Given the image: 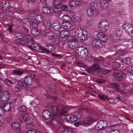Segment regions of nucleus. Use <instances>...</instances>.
<instances>
[{
  "instance_id": "nucleus-1",
  "label": "nucleus",
  "mask_w": 133,
  "mask_h": 133,
  "mask_svg": "<svg viewBox=\"0 0 133 133\" xmlns=\"http://www.w3.org/2000/svg\"><path fill=\"white\" fill-rule=\"evenodd\" d=\"M107 123L105 121L100 120L98 121L95 125V130L98 131L97 133H107L106 127Z\"/></svg>"
},
{
  "instance_id": "nucleus-2",
  "label": "nucleus",
  "mask_w": 133,
  "mask_h": 133,
  "mask_svg": "<svg viewBox=\"0 0 133 133\" xmlns=\"http://www.w3.org/2000/svg\"><path fill=\"white\" fill-rule=\"evenodd\" d=\"M19 120L20 121L26 123V128H32L33 126L32 123L33 120L31 116H29L26 117V115L22 114L19 117Z\"/></svg>"
},
{
  "instance_id": "nucleus-3",
  "label": "nucleus",
  "mask_w": 133,
  "mask_h": 133,
  "mask_svg": "<svg viewBox=\"0 0 133 133\" xmlns=\"http://www.w3.org/2000/svg\"><path fill=\"white\" fill-rule=\"evenodd\" d=\"M62 21L61 25L62 28L65 29H69L71 27V17L67 15L63 16L62 18Z\"/></svg>"
},
{
  "instance_id": "nucleus-4",
  "label": "nucleus",
  "mask_w": 133,
  "mask_h": 133,
  "mask_svg": "<svg viewBox=\"0 0 133 133\" xmlns=\"http://www.w3.org/2000/svg\"><path fill=\"white\" fill-rule=\"evenodd\" d=\"M81 115V113L77 112L74 115L70 114L65 115L64 116V118L66 121L74 122L77 121L80 118Z\"/></svg>"
},
{
  "instance_id": "nucleus-5",
  "label": "nucleus",
  "mask_w": 133,
  "mask_h": 133,
  "mask_svg": "<svg viewBox=\"0 0 133 133\" xmlns=\"http://www.w3.org/2000/svg\"><path fill=\"white\" fill-rule=\"evenodd\" d=\"M76 55L80 57H85L88 54L87 49L83 46H79L76 48Z\"/></svg>"
},
{
  "instance_id": "nucleus-6",
  "label": "nucleus",
  "mask_w": 133,
  "mask_h": 133,
  "mask_svg": "<svg viewBox=\"0 0 133 133\" xmlns=\"http://www.w3.org/2000/svg\"><path fill=\"white\" fill-rule=\"evenodd\" d=\"M37 78V77L35 75H30L24 77V82L26 86V85L31 84L33 81L36 80Z\"/></svg>"
},
{
  "instance_id": "nucleus-7",
  "label": "nucleus",
  "mask_w": 133,
  "mask_h": 133,
  "mask_svg": "<svg viewBox=\"0 0 133 133\" xmlns=\"http://www.w3.org/2000/svg\"><path fill=\"white\" fill-rule=\"evenodd\" d=\"M108 23L106 21L103 20L101 21L98 25L99 30L101 31H106L108 28Z\"/></svg>"
},
{
  "instance_id": "nucleus-8",
  "label": "nucleus",
  "mask_w": 133,
  "mask_h": 133,
  "mask_svg": "<svg viewBox=\"0 0 133 133\" xmlns=\"http://www.w3.org/2000/svg\"><path fill=\"white\" fill-rule=\"evenodd\" d=\"M95 121L94 118L88 117L85 119L82 122V125L88 127L89 126Z\"/></svg>"
},
{
  "instance_id": "nucleus-9",
  "label": "nucleus",
  "mask_w": 133,
  "mask_h": 133,
  "mask_svg": "<svg viewBox=\"0 0 133 133\" xmlns=\"http://www.w3.org/2000/svg\"><path fill=\"white\" fill-rule=\"evenodd\" d=\"M9 97L8 92L6 91L3 92L2 94L0 96V100L2 102L5 103L8 101Z\"/></svg>"
},
{
  "instance_id": "nucleus-10",
  "label": "nucleus",
  "mask_w": 133,
  "mask_h": 133,
  "mask_svg": "<svg viewBox=\"0 0 133 133\" xmlns=\"http://www.w3.org/2000/svg\"><path fill=\"white\" fill-rule=\"evenodd\" d=\"M53 3L54 5L52 7V11L53 12L56 13L55 9L57 10L58 8L61 7L62 4V1L61 0H55L53 1Z\"/></svg>"
},
{
  "instance_id": "nucleus-11",
  "label": "nucleus",
  "mask_w": 133,
  "mask_h": 133,
  "mask_svg": "<svg viewBox=\"0 0 133 133\" xmlns=\"http://www.w3.org/2000/svg\"><path fill=\"white\" fill-rule=\"evenodd\" d=\"M111 85L117 91L120 93L121 95L125 94L126 92L125 91H122L120 89H121L119 85L116 83H111Z\"/></svg>"
},
{
  "instance_id": "nucleus-12",
  "label": "nucleus",
  "mask_w": 133,
  "mask_h": 133,
  "mask_svg": "<svg viewBox=\"0 0 133 133\" xmlns=\"http://www.w3.org/2000/svg\"><path fill=\"white\" fill-rule=\"evenodd\" d=\"M98 37L102 43H104L108 41V37L107 36L102 32H100L98 34Z\"/></svg>"
},
{
  "instance_id": "nucleus-13",
  "label": "nucleus",
  "mask_w": 133,
  "mask_h": 133,
  "mask_svg": "<svg viewBox=\"0 0 133 133\" xmlns=\"http://www.w3.org/2000/svg\"><path fill=\"white\" fill-rule=\"evenodd\" d=\"M3 10L6 11H9L10 6L8 2L5 0H3L1 4Z\"/></svg>"
},
{
  "instance_id": "nucleus-14",
  "label": "nucleus",
  "mask_w": 133,
  "mask_h": 133,
  "mask_svg": "<svg viewBox=\"0 0 133 133\" xmlns=\"http://www.w3.org/2000/svg\"><path fill=\"white\" fill-rule=\"evenodd\" d=\"M43 26L44 30L50 29L51 26L50 21L48 20H44L43 22Z\"/></svg>"
},
{
  "instance_id": "nucleus-15",
  "label": "nucleus",
  "mask_w": 133,
  "mask_h": 133,
  "mask_svg": "<svg viewBox=\"0 0 133 133\" xmlns=\"http://www.w3.org/2000/svg\"><path fill=\"white\" fill-rule=\"evenodd\" d=\"M13 107V105L11 103L8 102L3 106L2 110L4 111L8 112Z\"/></svg>"
},
{
  "instance_id": "nucleus-16",
  "label": "nucleus",
  "mask_w": 133,
  "mask_h": 133,
  "mask_svg": "<svg viewBox=\"0 0 133 133\" xmlns=\"http://www.w3.org/2000/svg\"><path fill=\"white\" fill-rule=\"evenodd\" d=\"M58 106H57L56 107L51 105H50L48 106V108L50 109L52 112L53 116H55L58 112V108H57Z\"/></svg>"
},
{
  "instance_id": "nucleus-17",
  "label": "nucleus",
  "mask_w": 133,
  "mask_h": 133,
  "mask_svg": "<svg viewBox=\"0 0 133 133\" xmlns=\"http://www.w3.org/2000/svg\"><path fill=\"white\" fill-rule=\"evenodd\" d=\"M28 47L31 50L34 51H36L39 50L40 48L38 44L34 42L33 44L28 45Z\"/></svg>"
},
{
  "instance_id": "nucleus-18",
  "label": "nucleus",
  "mask_w": 133,
  "mask_h": 133,
  "mask_svg": "<svg viewBox=\"0 0 133 133\" xmlns=\"http://www.w3.org/2000/svg\"><path fill=\"white\" fill-rule=\"evenodd\" d=\"M92 45L97 48L98 47H101L102 46V44L101 42L98 39H94L91 41Z\"/></svg>"
},
{
  "instance_id": "nucleus-19",
  "label": "nucleus",
  "mask_w": 133,
  "mask_h": 133,
  "mask_svg": "<svg viewBox=\"0 0 133 133\" xmlns=\"http://www.w3.org/2000/svg\"><path fill=\"white\" fill-rule=\"evenodd\" d=\"M126 76V75L123 72L119 71L116 76L117 79L119 81H121L124 79Z\"/></svg>"
},
{
  "instance_id": "nucleus-20",
  "label": "nucleus",
  "mask_w": 133,
  "mask_h": 133,
  "mask_svg": "<svg viewBox=\"0 0 133 133\" xmlns=\"http://www.w3.org/2000/svg\"><path fill=\"white\" fill-rule=\"evenodd\" d=\"M52 45L50 44H47L44 48L43 49V50L44 52L49 54L52 51Z\"/></svg>"
},
{
  "instance_id": "nucleus-21",
  "label": "nucleus",
  "mask_w": 133,
  "mask_h": 133,
  "mask_svg": "<svg viewBox=\"0 0 133 133\" xmlns=\"http://www.w3.org/2000/svg\"><path fill=\"white\" fill-rule=\"evenodd\" d=\"M52 25L53 28L55 31H60L61 29V27L60 25L57 21H55L54 22Z\"/></svg>"
},
{
  "instance_id": "nucleus-22",
  "label": "nucleus",
  "mask_w": 133,
  "mask_h": 133,
  "mask_svg": "<svg viewBox=\"0 0 133 133\" xmlns=\"http://www.w3.org/2000/svg\"><path fill=\"white\" fill-rule=\"evenodd\" d=\"M11 125L13 129L16 130L18 132H20L21 127L19 123L17 122H14L11 124Z\"/></svg>"
},
{
  "instance_id": "nucleus-23",
  "label": "nucleus",
  "mask_w": 133,
  "mask_h": 133,
  "mask_svg": "<svg viewBox=\"0 0 133 133\" xmlns=\"http://www.w3.org/2000/svg\"><path fill=\"white\" fill-rule=\"evenodd\" d=\"M98 97L102 100H104L106 99H108L109 102L110 103H112L114 102L113 100L112 99H108V97L107 96L104 95L102 94L98 95Z\"/></svg>"
},
{
  "instance_id": "nucleus-24",
  "label": "nucleus",
  "mask_w": 133,
  "mask_h": 133,
  "mask_svg": "<svg viewBox=\"0 0 133 133\" xmlns=\"http://www.w3.org/2000/svg\"><path fill=\"white\" fill-rule=\"evenodd\" d=\"M87 33L85 30L84 29L82 30V33L79 39L81 41L85 40L87 38Z\"/></svg>"
},
{
  "instance_id": "nucleus-25",
  "label": "nucleus",
  "mask_w": 133,
  "mask_h": 133,
  "mask_svg": "<svg viewBox=\"0 0 133 133\" xmlns=\"http://www.w3.org/2000/svg\"><path fill=\"white\" fill-rule=\"evenodd\" d=\"M61 130L63 133H72V129L70 127H64L62 128Z\"/></svg>"
},
{
  "instance_id": "nucleus-26",
  "label": "nucleus",
  "mask_w": 133,
  "mask_h": 133,
  "mask_svg": "<svg viewBox=\"0 0 133 133\" xmlns=\"http://www.w3.org/2000/svg\"><path fill=\"white\" fill-rule=\"evenodd\" d=\"M42 115L43 118L48 119L50 116V113L48 111L45 110L42 112Z\"/></svg>"
},
{
  "instance_id": "nucleus-27",
  "label": "nucleus",
  "mask_w": 133,
  "mask_h": 133,
  "mask_svg": "<svg viewBox=\"0 0 133 133\" xmlns=\"http://www.w3.org/2000/svg\"><path fill=\"white\" fill-rule=\"evenodd\" d=\"M68 10V8L67 6L66 5H63L62 4L61 5V7L60 6L59 8H58L57 10L55 9L56 13H59L61 10L64 11H66Z\"/></svg>"
},
{
  "instance_id": "nucleus-28",
  "label": "nucleus",
  "mask_w": 133,
  "mask_h": 133,
  "mask_svg": "<svg viewBox=\"0 0 133 133\" xmlns=\"http://www.w3.org/2000/svg\"><path fill=\"white\" fill-rule=\"evenodd\" d=\"M125 52L123 50H120L118 52L116 53L114 55L116 58H122Z\"/></svg>"
},
{
  "instance_id": "nucleus-29",
  "label": "nucleus",
  "mask_w": 133,
  "mask_h": 133,
  "mask_svg": "<svg viewBox=\"0 0 133 133\" xmlns=\"http://www.w3.org/2000/svg\"><path fill=\"white\" fill-rule=\"evenodd\" d=\"M69 32L68 31L63 30L61 31L59 33V36L62 37H68L69 35Z\"/></svg>"
},
{
  "instance_id": "nucleus-30",
  "label": "nucleus",
  "mask_w": 133,
  "mask_h": 133,
  "mask_svg": "<svg viewBox=\"0 0 133 133\" xmlns=\"http://www.w3.org/2000/svg\"><path fill=\"white\" fill-rule=\"evenodd\" d=\"M39 23L32 19L30 23V26L31 27L33 28H37L38 26V23Z\"/></svg>"
},
{
  "instance_id": "nucleus-31",
  "label": "nucleus",
  "mask_w": 133,
  "mask_h": 133,
  "mask_svg": "<svg viewBox=\"0 0 133 133\" xmlns=\"http://www.w3.org/2000/svg\"><path fill=\"white\" fill-rule=\"evenodd\" d=\"M45 35L47 38L51 39L54 36V34L52 32L50 31L45 33Z\"/></svg>"
},
{
  "instance_id": "nucleus-32",
  "label": "nucleus",
  "mask_w": 133,
  "mask_h": 133,
  "mask_svg": "<svg viewBox=\"0 0 133 133\" xmlns=\"http://www.w3.org/2000/svg\"><path fill=\"white\" fill-rule=\"evenodd\" d=\"M67 40L69 42H76L77 41V40L76 38L72 36L69 35L67 37Z\"/></svg>"
},
{
  "instance_id": "nucleus-33",
  "label": "nucleus",
  "mask_w": 133,
  "mask_h": 133,
  "mask_svg": "<svg viewBox=\"0 0 133 133\" xmlns=\"http://www.w3.org/2000/svg\"><path fill=\"white\" fill-rule=\"evenodd\" d=\"M12 72L14 75L19 76L22 75L23 72V71L22 70H14L12 71Z\"/></svg>"
},
{
  "instance_id": "nucleus-34",
  "label": "nucleus",
  "mask_w": 133,
  "mask_h": 133,
  "mask_svg": "<svg viewBox=\"0 0 133 133\" xmlns=\"http://www.w3.org/2000/svg\"><path fill=\"white\" fill-rule=\"evenodd\" d=\"M43 17H42L39 15H36L34 16V18L33 19L35 21L40 23V22L42 21L43 19Z\"/></svg>"
},
{
  "instance_id": "nucleus-35",
  "label": "nucleus",
  "mask_w": 133,
  "mask_h": 133,
  "mask_svg": "<svg viewBox=\"0 0 133 133\" xmlns=\"http://www.w3.org/2000/svg\"><path fill=\"white\" fill-rule=\"evenodd\" d=\"M82 33V31L81 29H80L79 30H77L74 32V35L75 36L78 38V39L80 38Z\"/></svg>"
},
{
  "instance_id": "nucleus-36",
  "label": "nucleus",
  "mask_w": 133,
  "mask_h": 133,
  "mask_svg": "<svg viewBox=\"0 0 133 133\" xmlns=\"http://www.w3.org/2000/svg\"><path fill=\"white\" fill-rule=\"evenodd\" d=\"M92 67L94 71H96L97 72H99L101 69L99 66L97 64H94Z\"/></svg>"
},
{
  "instance_id": "nucleus-37",
  "label": "nucleus",
  "mask_w": 133,
  "mask_h": 133,
  "mask_svg": "<svg viewBox=\"0 0 133 133\" xmlns=\"http://www.w3.org/2000/svg\"><path fill=\"white\" fill-rule=\"evenodd\" d=\"M89 8H91L94 10L96 11L98 9L97 4L94 2H92L91 3Z\"/></svg>"
},
{
  "instance_id": "nucleus-38",
  "label": "nucleus",
  "mask_w": 133,
  "mask_h": 133,
  "mask_svg": "<svg viewBox=\"0 0 133 133\" xmlns=\"http://www.w3.org/2000/svg\"><path fill=\"white\" fill-rule=\"evenodd\" d=\"M25 41H26V43L28 44V45L32 44H33V42H35L34 40L30 37L27 38L25 39Z\"/></svg>"
},
{
  "instance_id": "nucleus-39",
  "label": "nucleus",
  "mask_w": 133,
  "mask_h": 133,
  "mask_svg": "<svg viewBox=\"0 0 133 133\" xmlns=\"http://www.w3.org/2000/svg\"><path fill=\"white\" fill-rule=\"evenodd\" d=\"M42 11L45 13L49 14L50 12V10L48 6H44L42 9Z\"/></svg>"
},
{
  "instance_id": "nucleus-40",
  "label": "nucleus",
  "mask_w": 133,
  "mask_h": 133,
  "mask_svg": "<svg viewBox=\"0 0 133 133\" xmlns=\"http://www.w3.org/2000/svg\"><path fill=\"white\" fill-rule=\"evenodd\" d=\"M17 85L18 87L20 88L21 89H23V88H25L26 87V84L24 82H23L21 81L18 82Z\"/></svg>"
},
{
  "instance_id": "nucleus-41",
  "label": "nucleus",
  "mask_w": 133,
  "mask_h": 133,
  "mask_svg": "<svg viewBox=\"0 0 133 133\" xmlns=\"http://www.w3.org/2000/svg\"><path fill=\"white\" fill-rule=\"evenodd\" d=\"M31 33L33 36H36L39 35V32L36 29L33 28L31 29Z\"/></svg>"
},
{
  "instance_id": "nucleus-42",
  "label": "nucleus",
  "mask_w": 133,
  "mask_h": 133,
  "mask_svg": "<svg viewBox=\"0 0 133 133\" xmlns=\"http://www.w3.org/2000/svg\"><path fill=\"white\" fill-rule=\"evenodd\" d=\"M52 43L56 46H58L60 43V39L58 38L54 39L52 40Z\"/></svg>"
},
{
  "instance_id": "nucleus-43",
  "label": "nucleus",
  "mask_w": 133,
  "mask_h": 133,
  "mask_svg": "<svg viewBox=\"0 0 133 133\" xmlns=\"http://www.w3.org/2000/svg\"><path fill=\"white\" fill-rule=\"evenodd\" d=\"M94 10L89 8L87 10V15L89 16H92L94 13Z\"/></svg>"
},
{
  "instance_id": "nucleus-44",
  "label": "nucleus",
  "mask_w": 133,
  "mask_h": 133,
  "mask_svg": "<svg viewBox=\"0 0 133 133\" xmlns=\"http://www.w3.org/2000/svg\"><path fill=\"white\" fill-rule=\"evenodd\" d=\"M75 6L79 7L82 4V2L81 0H75L74 1Z\"/></svg>"
},
{
  "instance_id": "nucleus-45",
  "label": "nucleus",
  "mask_w": 133,
  "mask_h": 133,
  "mask_svg": "<svg viewBox=\"0 0 133 133\" xmlns=\"http://www.w3.org/2000/svg\"><path fill=\"white\" fill-rule=\"evenodd\" d=\"M74 42H69L68 44V46L70 48L74 49L76 47V45Z\"/></svg>"
},
{
  "instance_id": "nucleus-46",
  "label": "nucleus",
  "mask_w": 133,
  "mask_h": 133,
  "mask_svg": "<svg viewBox=\"0 0 133 133\" xmlns=\"http://www.w3.org/2000/svg\"><path fill=\"white\" fill-rule=\"evenodd\" d=\"M15 35L16 37L19 39H22L23 37H26V36L23 34H21L19 33H17Z\"/></svg>"
},
{
  "instance_id": "nucleus-47",
  "label": "nucleus",
  "mask_w": 133,
  "mask_h": 133,
  "mask_svg": "<svg viewBox=\"0 0 133 133\" xmlns=\"http://www.w3.org/2000/svg\"><path fill=\"white\" fill-rule=\"evenodd\" d=\"M67 110V108L65 107L63 108L60 110L59 112V114L60 115H63L64 113L66 112Z\"/></svg>"
},
{
  "instance_id": "nucleus-48",
  "label": "nucleus",
  "mask_w": 133,
  "mask_h": 133,
  "mask_svg": "<svg viewBox=\"0 0 133 133\" xmlns=\"http://www.w3.org/2000/svg\"><path fill=\"white\" fill-rule=\"evenodd\" d=\"M18 109L21 111L25 112L26 110V107L24 105L20 106L18 108Z\"/></svg>"
},
{
  "instance_id": "nucleus-49",
  "label": "nucleus",
  "mask_w": 133,
  "mask_h": 133,
  "mask_svg": "<svg viewBox=\"0 0 133 133\" xmlns=\"http://www.w3.org/2000/svg\"><path fill=\"white\" fill-rule=\"evenodd\" d=\"M114 68H117L120 67V64L118 63L114 62L112 64Z\"/></svg>"
},
{
  "instance_id": "nucleus-50",
  "label": "nucleus",
  "mask_w": 133,
  "mask_h": 133,
  "mask_svg": "<svg viewBox=\"0 0 133 133\" xmlns=\"http://www.w3.org/2000/svg\"><path fill=\"white\" fill-rule=\"evenodd\" d=\"M126 70L129 72H131L133 71V67L131 65L129 66L126 68Z\"/></svg>"
},
{
  "instance_id": "nucleus-51",
  "label": "nucleus",
  "mask_w": 133,
  "mask_h": 133,
  "mask_svg": "<svg viewBox=\"0 0 133 133\" xmlns=\"http://www.w3.org/2000/svg\"><path fill=\"white\" fill-rule=\"evenodd\" d=\"M73 21L74 22H77L79 21L80 19L79 17L78 16H74L73 17Z\"/></svg>"
},
{
  "instance_id": "nucleus-52",
  "label": "nucleus",
  "mask_w": 133,
  "mask_h": 133,
  "mask_svg": "<svg viewBox=\"0 0 133 133\" xmlns=\"http://www.w3.org/2000/svg\"><path fill=\"white\" fill-rule=\"evenodd\" d=\"M77 64L78 66L80 67H84L85 66V65L84 63L81 62H77Z\"/></svg>"
},
{
  "instance_id": "nucleus-53",
  "label": "nucleus",
  "mask_w": 133,
  "mask_h": 133,
  "mask_svg": "<svg viewBox=\"0 0 133 133\" xmlns=\"http://www.w3.org/2000/svg\"><path fill=\"white\" fill-rule=\"evenodd\" d=\"M52 55L54 57H57L58 58L63 57L62 55L61 54H53Z\"/></svg>"
},
{
  "instance_id": "nucleus-54",
  "label": "nucleus",
  "mask_w": 133,
  "mask_h": 133,
  "mask_svg": "<svg viewBox=\"0 0 133 133\" xmlns=\"http://www.w3.org/2000/svg\"><path fill=\"white\" fill-rule=\"evenodd\" d=\"M80 125H82V121H79L78 122L74 123V125L76 127Z\"/></svg>"
},
{
  "instance_id": "nucleus-55",
  "label": "nucleus",
  "mask_w": 133,
  "mask_h": 133,
  "mask_svg": "<svg viewBox=\"0 0 133 133\" xmlns=\"http://www.w3.org/2000/svg\"><path fill=\"white\" fill-rule=\"evenodd\" d=\"M69 5L70 7H72V6H75L74 1H70L69 3Z\"/></svg>"
},
{
  "instance_id": "nucleus-56",
  "label": "nucleus",
  "mask_w": 133,
  "mask_h": 133,
  "mask_svg": "<svg viewBox=\"0 0 133 133\" xmlns=\"http://www.w3.org/2000/svg\"><path fill=\"white\" fill-rule=\"evenodd\" d=\"M121 31L118 29H117L115 30V33L117 37L121 35Z\"/></svg>"
},
{
  "instance_id": "nucleus-57",
  "label": "nucleus",
  "mask_w": 133,
  "mask_h": 133,
  "mask_svg": "<svg viewBox=\"0 0 133 133\" xmlns=\"http://www.w3.org/2000/svg\"><path fill=\"white\" fill-rule=\"evenodd\" d=\"M98 83H104L105 82V80L102 78H99L97 80Z\"/></svg>"
},
{
  "instance_id": "nucleus-58",
  "label": "nucleus",
  "mask_w": 133,
  "mask_h": 133,
  "mask_svg": "<svg viewBox=\"0 0 133 133\" xmlns=\"http://www.w3.org/2000/svg\"><path fill=\"white\" fill-rule=\"evenodd\" d=\"M109 71V70L103 69L102 70V72L103 74H104L108 73Z\"/></svg>"
},
{
  "instance_id": "nucleus-59",
  "label": "nucleus",
  "mask_w": 133,
  "mask_h": 133,
  "mask_svg": "<svg viewBox=\"0 0 133 133\" xmlns=\"http://www.w3.org/2000/svg\"><path fill=\"white\" fill-rule=\"evenodd\" d=\"M86 70L89 73H92L94 72L92 67L91 68H88L86 69Z\"/></svg>"
},
{
  "instance_id": "nucleus-60",
  "label": "nucleus",
  "mask_w": 133,
  "mask_h": 133,
  "mask_svg": "<svg viewBox=\"0 0 133 133\" xmlns=\"http://www.w3.org/2000/svg\"><path fill=\"white\" fill-rule=\"evenodd\" d=\"M133 32V27L132 25L130 27L129 29L127 32L129 33L130 34Z\"/></svg>"
},
{
  "instance_id": "nucleus-61",
  "label": "nucleus",
  "mask_w": 133,
  "mask_h": 133,
  "mask_svg": "<svg viewBox=\"0 0 133 133\" xmlns=\"http://www.w3.org/2000/svg\"><path fill=\"white\" fill-rule=\"evenodd\" d=\"M109 133H119V132L118 130L114 129L111 130Z\"/></svg>"
},
{
  "instance_id": "nucleus-62",
  "label": "nucleus",
  "mask_w": 133,
  "mask_h": 133,
  "mask_svg": "<svg viewBox=\"0 0 133 133\" xmlns=\"http://www.w3.org/2000/svg\"><path fill=\"white\" fill-rule=\"evenodd\" d=\"M124 60L125 64H128L130 63V60L129 59H124Z\"/></svg>"
},
{
  "instance_id": "nucleus-63",
  "label": "nucleus",
  "mask_w": 133,
  "mask_h": 133,
  "mask_svg": "<svg viewBox=\"0 0 133 133\" xmlns=\"http://www.w3.org/2000/svg\"><path fill=\"white\" fill-rule=\"evenodd\" d=\"M128 77L130 79L133 80V73H131L129 75Z\"/></svg>"
},
{
  "instance_id": "nucleus-64",
  "label": "nucleus",
  "mask_w": 133,
  "mask_h": 133,
  "mask_svg": "<svg viewBox=\"0 0 133 133\" xmlns=\"http://www.w3.org/2000/svg\"><path fill=\"white\" fill-rule=\"evenodd\" d=\"M26 133H39L38 132H35L32 130H30L26 132Z\"/></svg>"
}]
</instances>
